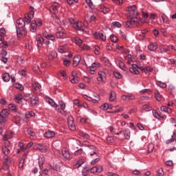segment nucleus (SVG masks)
I'll return each mask as SVG.
<instances>
[{
    "label": "nucleus",
    "mask_w": 176,
    "mask_h": 176,
    "mask_svg": "<svg viewBox=\"0 0 176 176\" xmlns=\"http://www.w3.org/2000/svg\"><path fill=\"white\" fill-rule=\"evenodd\" d=\"M9 116V110L8 109H3L1 112H0V124L4 123L7 120V118Z\"/></svg>",
    "instance_id": "f03ea898"
},
{
    "label": "nucleus",
    "mask_w": 176,
    "mask_h": 176,
    "mask_svg": "<svg viewBox=\"0 0 176 176\" xmlns=\"http://www.w3.org/2000/svg\"><path fill=\"white\" fill-rule=\"evenodd\" d=\"M112 25L118 28H120L122 27V24L119 22H113Z\"/></svg>",
    "instance_id": "e2e57ef3"
},
{
    "label": "nucleus",
    "mask_w": 176,
    "mask_h": 176,
    "mask_svg": "<svg viewBox=\"0 0 176 176\" xmlns=\"http://www.w3.org/2000/svg\"><path fill=\"white\" fill-rule=\"evenodd\" d=\"M73 28L80 32H84V28H83L84 25H83V23L81 22H77L76 23H74Z\"/></svg>",
    "instance_id": "9b49d317"
},
{
    "label": "nucleus",
    "mask_w": 176,
    "mask_h": 176,
    "mask_svg": "<svg viewBox=\"0 0 176 176\" xmlns=\"http://www.w3.org/2000/svg\"><path fill=\"white\" fill-rule=\"evenodd\" d=\"M110 40L113 43H118V41H119L118 38L116 36H115V35H111L110 36Z\"/></svg>",
    "instance_id": "ea45409f"
},
{
    "label": "nucleus",
    "mask_w": 176,
    "mask_h": 176,
    "mask_svg": "<svg viewBox=\"0 0 176 176\" xmlns=\"http://www.w3.org/2000/svg\"><path fill=\"white\" fill-rule=\"evenodd\" d=\"M80 60H81L80 56H74V59H73V66L77 67L78 65V64L80 63Z\"/></svg>",
    "instance_id": "412c9836"
},
{
    "label": "nucleus",
    "mask_w": 176,
    "mask_h": 176,
    "mask_svg": "<svg viewBox=\"0 0 176 176\" xmlns=\"http://www.w3.org/2000/svg\"><path fill=\"white\" fill-rule=\"evenodd\" d=\"M30 103L32 106H36L38 104V98L36 96H32L30 98Z\"/></svg>",
    "instance_id": "4be33fe9"
},
{
    "label": "nucleus",
    "mask_w": 176,
    "mask_h": 176,
    "mask_svg": "<svg viewBox=\"0 0 176 176\" xmlns=\"http://www.w3.org/2000/svg\"><path fill=\"white\" fill-rule=\"evenodd\" d=\"M32 91L34 92L35 91H41V85L37 82H35L34 84L32 85Z\"/></svg>",
    "instance_id": "a211bd4d"
},
{
    "label": "nucleus",
    "mask_w": 176,
    "mask_h": 176,
    "mask_svg": "<svg viewBox=\"0 0 176 176\" xmlns=\"http://www.w3.org/2000/svg\"><path fill=\"white\" fill-rule=\"evenodd\" d=\"M63 64L65 66H69L71 64V61L69 60H68V59H64L63 60Z\"/></svg>",
    "instance_id": "338daca9"
},
{
    "label": "nucleus",
    "mask_w": 176,
    "mask_h": 176,
    "mask_svg": "<svg viewBox=\"0 0 176 176\" xmlns=\"http://www.w3.org/2000/svg\"><path fill=\"white\" fill-rule=\"evenodd\" d=\"M34 12L30 11L24 18V20L23 19H19L16 21V36L19 38H21V36H25L27 34V30L24 28V26L25 25V23L27 24L30 23L32 19L34 18Z\"/></svg>",
    "instance_id": "f257e3e1"
},
{
    "label": "nucleus",
    "mask_w": 176,
    "mask_h": 176,
    "mask_svg": "<svg viewBox=\"0 0 176 176\" xmlns=\"http://www.w3.org/2000/svg\"><path fill=\"white\" fill-rule=\"evenodd\" d=\"M85 1L86 2V3L87 4V6L91 8V9H94V4L91 1V0H85Z\"/></svg>",
    "instance_id": "a19ab883"
},
{
    "label": "nucleus",
    "mask_w": 176,
    "mask_h": 176,
    "mask_svg": "<svg viewBox=\"0 0 176 176\" xmlns=\"http://www.w3.org/2000/svg\"><path fill=\"white\" fill-rule=\"evenodd\" d=\"M56 133L53 131H48L44 133V137L46 138H52L55 136Z\"/></svg>",
    "instance_id": "6ab92c4d"
},
{
    "label": "nucleus",
    "mask_w": 176,
    "mask_h": 176,
    "mask_svg": "<svg viewBox=\"0 0 176 176\" xmlns=\"http://www.w3.org/2000/svg\"><path fill=\"white\" fill-rule=\"evenodd\" d=\"M101 66V64L99 63H93L91 64V67H94V69H96L97 67H100Z\"/></svg>",
    "instance_id": "864d4df0"
},
{
    "label": "nucleus",
    "mask_w": 176,
    "mask_h": 176,
    "mask_svg": "<svg viewBox=\"0 0 176 176\" xmlns=\"http://www.w3.org/2000/svg\"><path fill=\"white\" fill-rule=\"evenodd\" d=\"M24 163H25V158H22L21 160H20L19 163V168H22L23 167Z\"/></svg>",
    "instance_id": "3c124183"
},
{
    "label": "nucleus",
    "mask_w": 176,
    "mask_h": 176,
    "mask_svg": "<svg viewBox=\"0 0 176 176\" xmlns=\"http://www.w3.org/2000/svg\"><path fill=\"white\" fill-rule=\"evenodd\" d=\"M14 87L16 89H19L21 91L24 89V87H23V85L19 83L14 84Z\"/></svg>",
    "instance_id": "09e8293b"
},
{
    "label": "nucleus",
    "mask_w": 176,
    "mask_h": 176,
    "mask_svg": "<svg viewBox=\"0 0 176 176\" xmlns=\"http://www.w3.org/2000/svg\"><path fill=\"white\" fill-rule=\"evenodd\" d=\"M98 76L96 79L98 82H104L106 80V74L104 72L100 71L98 72Z\"/></svg>",
    "instance_id": "f8f14e48"
},
{
    "label": "nucleus",
    "mask_w": 176,
    "mask_h": 176,
    "mask_svg": "<svg viewBox=\"0 0 176 176\" xmlns=\"http://www.w3.org/2000/svg\"><path fill=\"white\" fill-rule=\"evenodd\" d=\"M52 17L54 19L55 22L58 24L60 23V20L57 17L56 14V15H52Z\"/></svg>",
    "instance_id": "052dcab7"
},
{
    "label": "nucleus",
    "mask_w": 176,
    "mask_h": 176,
    "mask_svg": "<svg viewBox=\"0 0 176 176\" xmlns=\"http://www.w3.org/2000/svg\"><path fill=\"white\" fill-rule=\"evenodd\" d=\"M67 124H68L69 129L70 130H72V131H75L76 130V126H75V124H74V121L72 122L67 123Z\"/></svg>",
    "instance_id": "f704fd0d"
},
{
    "label": "nucleus",
    "mask_w": 176,
    "mask_h": 176,
    "mask_svg": "<svg viewBox=\"0 0 176 176\" xmlns=\"http://www.w3.org/2000/svg\"><path fill=\"white\" fill-rule=\"evenodd\" d=\"M110 11L109 8H107L105 6H100V12H103V14H107Z\"/></svg>",
    "instance_id": "72a5a7b5"
},
{
    "label": "nucleus",
    "mask_w": 176,
    "mask_h": 176,
    "mask_svg": "<svg viewBox=\"0 0 176 176\" xmlns=\"http://www.w3.org/2000/svg\"><path fill=\"white\" fill-rule=\"evenodd\" d=\"M43 36L46 39H48V40H50V41H54L55 40V36L54 35H52V34H48L47 32H44L43 34Z\"/></svg>",
    "instance_id": "aec40b11"
},
{
    "label": "nucleus",
    "mask_w": 176,
    "mask_h": 176,
    "mask_svg": "<svg viewBox=\"0 0 176 176\" xmlns=\"http://www.w3.org/2000/svg\"><path fill=\"white\" fill-rule=\"evenodd\" d=\"M116 98V94L114 92H111L109 96V100L113 101Z\"/></svg>",
    "instance_id": "79ce46f5"
},
{
    "label": "nucleus",
    "mask_w": 176,
    "mask_h": 176,
    "mask_svg": "<svg viewBox=\"0 0 176 176\" xmlns=\"http://www.w3.org/2000/svg\"><path fill=\"white\" fill-rule=\"evenodd\" d=\"M94 37H96V38H100L103 41H105L107 39V36L104 35V32L102 31L100 32H96L94 34Z\"/></svg>",
    "instance_id": "9d476101"
},
{
    "label": "nucleus",
    "mask_w": 176,
    "mask_h": 176,
    "mask_svg": "<svg viewBox=\"0 0 176 176\" xmlns=\"http://www.w3.org/2000/svg\"><path fill=\"white\" fill-rule=\"evenodd\" d=\"M157 47H158V45L157 43H151L148 45V50H150L151 52L156 51Z\"/></svg>",
    "instance_id": "dca6fc26"
},
{
    "label": "nucleus",
    "mask_w": 176,
    "mask_h": 176,
    "mask_svg": "<svg viewBox=\"0 0 176 176\" xmlns=\"http://www.w3.org/2000/svg\"><path fill=\"white\" fill-rule=\"evenodd\" d=\"M142 109L144 110L145 111H150L153 109V108L150 107L148 104H144L142 107Z\"/></svg>",
    "instance_id": "58836bf2"
},
{
    "label": "nucleus",
    "mask_w": 176,
    "mask_h": 176,
    "mask_svg": "<svg viewBox=\"0 0 176 176\" xmlns=\"http://www.w3.org/2000/svg\"><path fill=\"white\" fill-rule=\"evenodd\" d=\"M8 109L16 111V107L13 104H8Z\"/></svg>",
    "instance_id": "13d9d810"
},
{
    "label": "nucleus",
    "mask_w": 176,
    "mask_h": 176,
    "mask_svg": "<svg viewBox=\"0 0 176 176\" xmlns=\"http://www.w3.org/2000/svg\"><path fill=\"white\" fill-rule=\"evenodd\" d=\"M156 85L161 88H166L167 87L166 83L160 81L157 82Z\"/></svg>",
    "instance_id": "e433bc0d"
},
{
    "label": "nucleus",
    "mask_w": 176,
    "mask_h": 176,
    "mask_svg": "<svg viewBox=\"0 0 176 176\" xmlns=\"http://www.w3.org/2000/svg\"><path fill=\"white\" fill-rule=\"evenodd\" d=\"M42 21H38V22L36 21H32L30 28V32H35L38 27L42 26Z\"/></svg>",
    "instance_id": "423d86ee"
},
{
    "label": "nucleus",
    "mask_w": 176,
    "mask_h": 176,
    "mask_svg": "<svg viewBox=\"0 0 176 176\" xmlns=\"http://www.w3.org/2000/svg\"><path fill=\"white\" fill-rule=\"evenodd\" d=\"M135 19H137L136 17L129 18L123 23V25L126 28H129L131 25H133L135 23Z\"/></svg>",
    "instance_id": "0eeeda50"
},
{
    "label": "nucleus",
    "mask_w": 176,
    "mask_h": 176,
    "mask_svg": "<svg viewBox=\"0 0 176 176\" xmlns=\"http://www.w3.org/2000/svg\"><path fill=\"white\" fill-rule=\"evenodd\" d=\"M113 76H114L115 78H116L118 79L122 78V75L119 72H114Z\"/></svg>",
    "instance_id": "de8ad7c7"
},
{
    "label": "nucleus",
    "mask_w": 176,
    "mask_h": 176,
    "mask_svg": "<svg viewBox=\"0 0 176 176\" xmlns=\"http://www.w3.org/2000/svg\"><path fill=\"white\" fill-rule=\"evenodd\" d=\"M127 11L130 12L131 16H138V12L137 11L136 6L133 5L132 6H129L126 8Z\"/></svg>",
    "instance_id": "6e6552de"
},
{
    "label": "nucleus",
    "mask_w": 176,
    "mask_h": 176,
    "mask_svg": "<svg viewBox=\"0 0 176 176\" xmlns=\"http://www.w3.org/2000/svg\"><path fill=\"white\" fill-rule=\"evenodd\" d=\"M70 81L72 84L78 83L79 82L77 77H73L72 78H70Z\"/></svg>",
    "instance_id": "bf43d9fd"
},
{
    "label": "nucleus",
    "mask_w": 176,
    "mask_h": 176,
    "mask_svg": "<svg viewBox=\"0 0 176 176\" xmlns=\"http://www.w3.org/2000/svg\"><path fill=\"white\" fill-rule=\"evenodd\" d=\"M48 147L47 146H42L41 149L39 150L42 153H45L47 150Z\"/></svg>",
    "instance_id": "774afa93"
},
{
    "label": "nucleus",
    "mask_w": 176,
    "mask_h": 176,
    "mask_svg": "<svg viewBox=\"0 0 176 176\" xmlns=\"http://www.w3.org/2000/svg\"><path fill=\"white\" fill-rule=\"evenodd\" d=\"M22 100H23V96L21 94H19L16 95L15 98H14L15 102L19 103L22 101Z\"/></svg>",
    "instance_id": "c85d7f7f"
},
{
    "label": "nucleus",
    "mask_w": 176,
    "mask_h": 176,
    "mask_svg": "<svg viewBox=\"0 0 176 176\" xmlns=\"http://www.w3.org/2000/svg\"><path fill=\"white\" fill-rule=\"evenodd\" d=\"M76 45H78L80 47L82 45L83 41L78 37L74 38Z\"/></svg>",
    "instance_id": "c756f323"
},
{
    "label": "nucleus",
    "mask_w": 176,
    "mask_h": 176,
    "mask_svg": "<svg viewBox=\"0 0 176 176\" xmlns=\"http://www.w3.org/2000/svg\"><path fill=\"white\" fill-rule=\"evenodd\" d=\"M89 172V168L87 167L84 168L82 170V173L84 176H87Z\"/></svg>",
    "instance_id": "c03bdc74"
},
{
    "label": "nucleus",
    "mask_w": 176,
    "mask_h": 176,
    "mask_svg": "<svg viewBox=\"0 0 176 176\" xmlns=\"http://www.w3.org/2000/svg\"><path fill=\"white\" fill-rule=\"evenodd\" d=\"M118 67L121 69H122V70H124V71H126V65L124 63V62H120V63H118Z\"/></svg>",
    "instance_id": "4c0bfd02"
},
{
    "label": "nucleus",
    "mask_w": 176,
    "mask_h": 176,
    "mask_svg": "<svg viewBox=\"0 0 176 176\" xmlns=\"http://www.w3.org/2000/svg\"><path fill=\"white\" fill-rule=\"evenodd\" d=\"M161 18L163 21V23H168V17L165 14H162L161 16Z\"/></svg>",
    "instance_id": "6e6d98bb"
},
{
    "label": "nucleus",
    "mask_w": 176,
    "mask_h": 176,
    "mask_svg": "<svg viewBox=\"0 0 176 176\" xmlns=\"http://www.w3.org/2000/svg\"><path fill=\"white\" fill-rule=\"evenodd\" d=\"M103 170V168L102 166L98 165L96 166H94L93 168H91L90 172L91 173H100L101 172H102Z\"/></svg>",
    "instance_id": "ddd939ff"
},
{
    "label": "nucleus",
    "mask_w": 176,
    "mask_h": 176,
    "mask_svg": "<svg viewBox=\"0 0 176 176\" xmlns=\"http://www.w3.org/2000/svg\"><path fill=\"white\" fill-rule=\"evenodd\" d=\"M56 36L58 38H65L67 37V34L65 33V30L63 29L62 27H59L57 28V31L56 33Z\"/></svg>",
    "instance_id": "7ed1b4c3"
},
{
    "label": "nucleus",
    "mask_w": 176,
    "mask_h": 176,
    "mask_svg": "<svg viewBox=\"0 0 176 176\" xmlns=\"http://www.w3.org/2000/svg\"><path fill=\"white\" fill-rule=\"evenodd\" d=\"M59 105H60V109L62 110V111H60V113H61V114H63V113H64V110L65 109V108H66V105H65V104L63 102H59Z\"/></svg>",
    "instance_id": "2f4dec72"
},
{
    "label": "nucleus",
    "mask_w": 176,
    "mask_h": 176,
    "mask_svg": "<svg viewBox=\"0 0 176 176\" xmlns=\"http://www.w3.org/2000/svg\"><path fill=\"white\" fill-rule=\"evenodd\" d=\"M62 155L66 160L71 159V155H70L69 151L66 148H63L62 150Z\"/></svg>",
    "instance_id": "f3484780"
},
{
    "label": "nucleus",
    "mask_w": 176,
    "mask_h": 176,
    "mask_svg": "<svg viewBox=\"0 0 176 176\" xmlns=\"http://www.w3.org/2000/svg\"><path fill=\"white\" fill-rule=\"evenodd\" d=\"M60 8V5L58 3H54L49 9L50 13L52 15H56V13L58 12V8Z\"/></svg>",
    "instance_id": "20e7f679"
},
{
    "label": "nucleus",
    "mask_w": 176,
    "mask_h": 176,
    "mask_svg": "<svg viewBox=\"0 0 176 176\" xmlns=\"http://www.w3.org/2000/svg\"><path fill=\"white\" fill-rule=\"evenodd\" d=\"M85 163V160L81 159L77 161V162L73 166L74 168H78Z\"/></svg>",
    "instance_id": "393cba45"
},
{
    "label": "nucleus",
    "mask_w": 176,
    "mask_h": 176,
    "mask_svg": "<svg viewBox=\"0 0 176 176\" xmlns=\"http://www.w3.org/2000/svg\"><path fill=\"white\" fill-rule=\"evenodd\" d=\"M57 56L56 52L55 51H52L47 56L49 60H53L54 58Z\"/></svg>",
    "instance_id": "b1692460"
},
{
    "label": "nucleus",
    "mask_w": 176,
    "mask_h": 176,
    "mask_svg": "<svg viewBox=\"0 0 176 176\" xmlns=\"http://www.w3.org/2000/svg\"><path fill=\"white\" fill-rule=\"evenodd\" d=\"M45 101L49 104H50L52 107H55L56 109H57L58 105L56 104V102H54V101L52 99L47 98L45 99Z\"/></svg>",
    "instance_id": "5701e85b"
},
{
    "label": "nucleus",
    "mask_w": 176,
    "mask_h": 176,
    "mask_svg": "<svg viewBox=\"0 0 176 176\" xmlns=\"http://www.w3.org/2000/svg\"><path fill=\"white\" fill-rule=\"evenodd\" d=\"M27 132L31 139L34 138L36 135V133L33 131H32L30 129H28Z\"/></svg>",
    "instance_id": "c9c22d12"
},
{
    "label": "nucleus",
    "mask_w": 176,
    "mask_h": 176,
    "mask_svg": "<svg viewBox=\"0 0 176 176\" xmlns=\"http://www.w3.org/2000/svg\"><path fill=\"white\" fill-rule=\"evenodd\" d=\"M160 110L162 111H164V112L168 113H172V109L170 108H169V107H167L166 106H162L160 108Z\"/></svg>",
    "instance_id": "cd10ccee"
},
{
    "label": "nucleus",
    "mask_w": 176,
    "mask_h": 176,
    "mask_svg": "<svg viewBox=\"0 0 176 176\" xmlns=\"http://www.w3.org/2000/svg\"><path fill=\"white\" fill-rule=\"evenodd\" d=\"M155 97L157 100L160 101L163 99V96L160 94V92L157 90L155 91Z\"/></svg>",
    "instance_id": "a878e982"
},
{
    "label": "nucleus",
    "mask_w": 176,
    "mask_h": 176,
    "mask_svg": "<svg viewBox=\"0 0 176 176\" xmlns=\"http://www.w3.org/2000/svg\"><path fill=\"white\" fill-rule=\"evenodd\" d=\"M58 50V52L59 53H65L66 52L68 51V47L67 45H64V46H60L59 47Z\"/></svg>",
    "instance_id": "bb28decb"
},
{
    "label": "nucleus",
    "mask_w": 176,
    "mask_h": 176,
    "mask_svg": "<svg viewBox=\"0 0 176 176\" xmlns=\"http://www.w3.org/2000/svg\"><path fill=\"white\" fill-rule=\"evenodd\" d=\"M92 80V78H89V77H87V76H84L83 77V81L85 82H87V83H90Z\"/></svg>",
    "instance_id": "8fccbe9b"
},
{
    "label": "nucleus",
    "mask_w": 176,
    "mask_h": 176,
    "mask_svg": "<svg viewBox=\"0 0 176 176\" xmlns=\"http://www.w3.org/2000/svg\"><path fill=\"white\" fill-rule=\"evenodd\" d=\"M82 153H83L82 148H80V149H78V151H76L74 152V155H81Z\"/></svg>",
    "instance_id": "69168bd1"
},
{
    "label": "nucleus",
    "mask_w": 176,
    "mask_h": 176,
    "mask_svg": "<svg viewBox=\"0 0 176 176\" xmlns=\"http://www.w3.org/2000/svg\"><path fill=\"white\" fill-rule=\"evenodd\" d=\"M18 146L20 148L21 151H25V147H24V144L23 142H19L18 144Z\"/></svg>",
    "instance_id": "5fc2aeb1"
},
{
    "label": "nucleus",
    "mask_w": 176,
    "mask_h": 176,
    "mask_svg": "<svg viewBox=\"0 0 176 176\" xmlns=\"http://www.w3.org/2000/svg\"><path fill=\"white\" fill-rule=\"evenodd\" d=\"M157 176H164V172L162 168H159L157 170Z\"/></svg>",
    "instance_id": "37998d69"
},
{
    "label": "nucleus",
    "mask_w": 176,
    "mask_h": 176,
    "mask_svg": "<svg viewBox=\"0 0 176 176\" xmlns=\"http://www.w3.org/2000/svg\"><path fill=\"white\" fill-rule=\"evenodd\" d=\"M109 105L108 104H107V103H104V104L101 107V109L106 111V110H107V109H109Z\"/></svg>",
    "instance_id": "0e129e2a"
},
{
    "label": "nucleus",
    "mask_w": 176,
    "mask_h": 176,
    "mask_svg": "<svg viewBox=\"0 0 176 176\" xmlns=\"http://www.w3.org/2000/svg\"><path fill=\"white\" fill-rule=\"evenodd\" d=\"M10 80V76L8 73H5L4 74H3V80H4V82H8Z\"/></svg>",
    "instance_id": "7c9ffc66"
},
{
    "label": "nucleus",
    "mask_w": 176,
    "mask_h": 176,
    "mask_svg": "<svg viewBox=\"0 0 176 176\" xmlns=\"http://www.w3.org/2000/svg\"><path fill=\"white\" fill-rule=\"evenodd\" d=\"M33 71L36 73V74H39L40 73V68L39 66L38 65H35L33 67Z\"/></svg>",
    "instance_id": "49530a36"
},
{
    "label": "nucleus",
    "mask_w": 176,
    "mask_h": 176,
    "mask_svg": "<svg viewBox=\"0 0 176 176\" xmlns=\"http://www.w3.org/2000/svg\"><path fill=\"white\" fill-rule=\"evenodd\" d=\"M12 136H13V133H10L9 134H5L3 136V140L4 141V146L3 147L10 148V142L7 140L11 138Z\"/></svg>",
    "instance_id": "39448f33"
},
{
    "label": "nucleus",
    "mask_w": 176,
    "mask_h": 176,
    "mask_svg": "<svg viewBox=\"0 0 176 176\" xmlns=\"http://www.w3.org/2000/svg\"><path fill=\"white\" fill-rule=\"evenodd\" d=\"M36 41L37 42V44L36 45L38 47H41L43 46V43H44V39L43 38L40 36V35H37L36 36Z\"/></svg>",
    "instance_id": "4468645a"
},
{
    "label": "nucleus",
    "mask_w": 176,
    "mask_h": 176,
    "mask_svg": "<svg viewBox=\"0 0 176 176\" xmlns=\"http://www.w3.org/2000/svg\"><path fill=\"white\" fill-rule=\"evenodd\" d=\"M129 72L133 74H139L140 72L137 69L129 68Z\"/></svg>",
    "instance_id": "4d7b16f0"
},
{
    "label": "nucleus",
    "mask_w": 176,
    "mask_h": 176,
    "mask_svg": "<svg viewBox=\"0 0 176 176\" xmlns=\"http://www.w3.org/2000/svg\"><path fill=\"white\" fill-rule=\"evenodd\" d=\"M153 115L154 117H155V118H157V119H164V116H161L157 113V111H155V110H153Z\"/></svg>",
    "instance_id": "473e14b6"
},
{
    "label": "nucleus",
    "mask_w": 176,
    "mask_h": 176,
    "mask_svg": "<svg viewBox=\"0 0 176 176\" xmlns=\"http://www.w3.org/2000/svg\"><path fill=\"white\" fill-rule=\"evenodd\" d=\"M99 50H100V47L98 45H95L94 46V54L96 55H99L100 54Z\"/></svg>",
    "instance_id": "603ef678"
},
{
    "label": "nucleus",
    "mask_w": 176,
    "mask_h": 176,
    "mask_svg": "<svg viewBox=\"0 0 176 176\" xmlns=\"http://www.w3.org/2000/svg\"><path fill=\"white\" fill-rule=\"evenodd\" d=\"M42 144H36V145H34V146H33V148L34 149V150H41V147H42Z\"/></svg>",
    "instance_id": "680f3d73"
},
{
    "label": "nucleus",
    "mask_w": 176,
    "mask_h": 176,
    "mask_svg": "<svg viewBox=\"0 0 176 176\" xmlns=\"http://www.w3.org/2000/svg\"><path fill=\"white\" fill-rule=\"evenodd\" d=\"M135 98V96L133 94L123 95L121 97L122 100H124V101H130V100H134Z\"/></svg>",
    "instance_id": "1a4fd4ad"
},
{
    "label": "nucleus",
    "mask_w": 176,
    "mask_h": 176,
    "mask_svg": "<svg viewBox=\"0 0 176 176\" xmlns=\"http://www.w3.org/2000/svg\"><path fill=\"white\" fill-rule=\"evenodd\" d=\"M10 148L8 147H3V153H4L6 155H8L10 152Z\"/></svg>",
    "instance_id": "a18cd8bd"
},
{
    "label": "nucleus",
    "mask_w": 176,
    "mask_h": 176,
    "mask_svg": "<svg viewBox=\"0 0 176 176\" xmlns=\"http://www.w3.org/2000/svg\"><path fill=\"white\" fill-rule=\"evenodd\" d=\"M122 133L124 135L125 140H129L131 138V131L129 129H123Z\"/></svg>",
    "instance_id": "2eb2a0df"
}]
</instances>
